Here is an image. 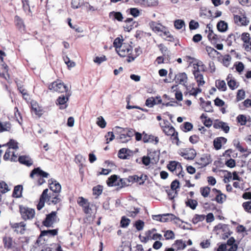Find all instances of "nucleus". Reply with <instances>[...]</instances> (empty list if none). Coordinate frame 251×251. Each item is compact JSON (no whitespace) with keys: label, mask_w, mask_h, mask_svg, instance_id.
<instances>
[{"label":"nucleus","mask_w":251,"mask_h":251,"mask_svg":"<svg viewBox=\"0 0 251 251\" xmlns=\"http://www.w3.org/2000/svg\"><path fill=\"white\" fill-rule=\"evenodd\" d=\"M19 207L21 218L25 221L31 220L34 218L35 215L34 209L23 205H20Z\"/></svg>","instance_id":"nucleus-6"},{"label":"nucleus","mask_w":251,"mask_h":251,"mask_svg":"<svg viewBox=\"0 0 251 251\" xmlns=\"http://www.w3.org/2000/svg\"><path fill=\"white\" fill-rule=\"evenodd\" d=\"M11 128V125L9 122H2L0 121V132L9 131Z\"/></svg>","instance_id":"nucleus-37"},{"label":"nucleus","mask_w":251,"mask_h":251,"mask_svg":"<svg viewBox=\"0 0 251 251\" xmlns=\"http://www.w3.org/2000/svg\"><path fill=\"white\" fill-rule=\"evenodd\" d=\"M212 191L216 194L215 201L219 203H223L226 200V196L223 194L220 190L216 188H213Z\"/></svg>","instance_id":"nucleus-27"},{"label":"nucleus","mask_w":251,"mask_h":251,"mask_svg":"<svg viewBox=\"0 0 251 251\" xmlns=\"http://www.w3.org/2000/svg\"><path fill=\"white\" fill-rule=\"evenodd\" d=\"M215 85L218 89L221 91H226V83L223 80H217L215 82Z\"/></svg>","instance_id":"nucleus-39"},{"label":"nucleus","mask_w":251,"mask_h":251,"mask_svg":"<svg viewBox=\"0 0 251 251\" xmlns=\"http://www.w3.org/2000/svg\"><path fill=\"white\" fill-rule=\"evenodd\" d=\"M9 67L4 61H0V76L6 80L10 79V75L8 73Z\"/></svg>","instance_id":"nucleus-16"},{"label":"nucleus","mask_w":251,"mask_h":251,"mask_svg":"<svg viewBox=\"0 0 251 251\" xmlns=\"http://www.w3.org/2000/svg\"><path fill=\"white\" fill-rule=\"evenodd\" d=\"M205 50L210 57H214L216 54L219 53L216 50L210 46H206Z\"/></svg>","instance_id":"nucleus-49"},{"label":"nucleus","mask_w":251,"mask_h":251,"mask_svg":"<svg viewBox=\"0 0 251 251\" xmlns=\"http://www.w3.org/2000/svg\"><path fill=\"white\" fill-rule=\"evenodd\" d=\"M233 146L240 152L242 153L245 152L247 151V147L245 144L243 145L241 144L238 139H234L233 141Z\"/></svg>","instance_id":"nucleus-31"},{"label":"nucleus","mask_w":251,"mask_h":251,"mask_svg":"<svg viewBox=\"0 0 251 251\" xmlns=\"http://www.w3.org/2000/svg\"><path fill=\"white\" fill-rule=\"evenodd\" d=\"M35 176H40L43 178H47L48 177L49 174L42 170L40 167H37L34 168L30 174V177L32 178Z\"/></svg>","instance_id":"nucleus-22"},{"label":"nucleus","mask_w":251,"mask_h":251,"mask_svg":"<svg viewBox=\"0 0 251 251\" xmlns=\"http://www.w3.org/2000/svg\"><path fill=\"white\" fill-rule=\"evenodd\" d=\"M236 120L241 126L246 125L247 122L246 116L243 114L239 115L236 118Z\"/></svg>","instance_id":"nucleus-51"},{"label":"nucleus","mask_w":251,"mask_h":251,"mask_svg":"<svg viewBox=\"0 0 251 251\" xmlns=\"http://www.w3.org/2000/svg\"><path fill=\"white\" fill-rule=\"evenodd\" d=\"M161 127L165 134L168 136H170L172 142L178 145L179 142L178 134L175 128L172 126L169 125L162 126Z\"/></svg>","instance_id":"nucleus-4"},{"label":"nucleus","mask_w":251,"mask_h":251,"mask_svg":"<svg viewBox=\"0 0 251 251\" xmlns=\"http://www.w3.org/2000/svg\"><path fill=\"white\" fill-rule=\"evenodd\" d=\"M2 146H7L5 154L3 155V159L5 161L10 160L11 162L17 161V154L11 150L17 151L19 149L18 142L14 139H11L9 142Z\"/></svg>","instance_id":"nucleus-2"},{"label":"nucleus","mask_w":251,"mask_h":251,"mask_svg":"<svg viewBox=\"0 0 251 251\" xmlns=\"http://www.w3.org/2000/svg\"><path fill=\"white\" fill-rule=\"evenodd\" d=\"M23 186L18 185L15 186L12 194V197L16 198H21L22 196Z\"/></svg>","instance_id":"nucleus-34"},{"label":"nucleus","mask_w":251,"mask_h":251,"mask_svg":"<svg viewBox=\"0 0 251 251\" xmlns=\"http://www.w3.org/2000/svg\"><path fill=\"white\" fill-rule=\"evenodd\" d=\"M10 189L7 183L4 181H0V193L5 194L10 191Z\"/></svg>","instance_id":"nucleus-48"},{"label":"nucleus","mask_w":251,"mask_h":251,"mask_svg":"<svg viewBox=\"0 0 251 251\" xmlns=\"http://www.w3.org/2000/svg\"><path fill=\"white\" fill-rule=\"evenodd\" d=\"M14 22L16 27L21 31H24L25 29V26L22 19L19 16L16 15L14 17Z\"/></svg>","instance_id":"nucleus-30"},{"label":"nucleus","mask_w":251,"mask_h":251,"mask_svg":"<svg viewBox=\"0 0 251 251\" xmlns=\"http://www.w3.org/2000/svg\"><path fill=\"white\" fill-rule=\"evenodd\" d=\"M228 79H229V76H228L227 78H226V80L227 81V85H228V87L232 90L235 89L238 86V85H237V82H236V80L235 79H231L230 80H228Z\"/></svg>","instance_id":"nucleus-54"},{"label":"nucleus","mask_w":251,"mask_h":251,"mask_svg":"<svg viewBox=\"0 0 251 251\" xmlns=\"http://www.w3.org/2000/svg\"><path fill=\"white\" fill-rule=\"evenodd\" d=\"M111 16H113L114 19L117 20L119 22H122L123 20V15L120 12H111L109 13V17Z\"/></svg>","instance_id":"nucleus-47"},{"label":"nucleus","mask_w":251,"mask_h":251,"mask_svg":"<svg viewBox=\"0 0 251 251\" xmlns=\"http://www.w3.org/2000/svg\"><path fill=\"white\" fill-rule=\"evenodd\" d=\"M49 89L53 92H56L59 93L69 92L67 86L60 80L55 81L51 83L49 85Z\"/></svg>","instance_id":"nucleus-9"},{"label":"nucleus","mask_w":251,"mask_h":251,"mask_svg":"<svg viewBox=\"0 0 251 251\" xmlns=\"http://www.w3.org/2000/svg\"><path fill=\"white\" fill-rule=\"evenodd\" d=\"M164 236L166 240L174 239L175 236L174 232L171 230L166 231Z\"/></svg>","instance_id":"nucleus-62"},{"label":"nucleus","mask_w":251,"mask_h":251,"mask_svg":"<svg viewBox=\"0 0 251 251\" xmlns=\"http://www.w3.org/2000/svg\"><path fill=\"white\" fill-rule=\"evenodd\" d=\"M77 203L80 206L83 212L86 215H91L92 214V207L94 206L91 203L88 199L83 197H79L77 199Z\"/></svg>","instance_id":"nucleus-5"},{"label":"nucleus","mask_w":251,"mask_h":251,"mask_svg":"<svg viewBox=\"0 0 251 251\" xmlns=\"http://www.w3.org/2000/svg\"><path fill=\"white\" fill-rule=\"evenodd\" d=\"M193 127V125L192 124L188 122H184L180 126V128L185 132L191 131Z\"/></svg>","instance_id":"nucleus-44"},{"label":"nucleus","mask_w":251,"mask_h":251,"mask_svg":"<svg viewBox=\"0 0 251 251\" xmlns=\"http://www.w3.org/2000/svg\"><path fill=\"white\" fill-rule=\"evenodd\" d=\"M61 201L59 194L49 192L48 189H46L43 190L40 197L38 203L37 205V209L38 210L42 209L45 206V202L49 205H55Z\"/></svg>","instance_id":"nucleus-1"},{"label":"nucleus","mask_w":251,"mask_h":251,"mask_svg":"<svg viewBox=\"0 0 251 251\" xmlns=\"http://www.w3.org/2000/svg\"><path fill=\"white\" fill-rule=\"evenodd\" d=\"M213 127L216 129H222L226 133H228L230 129L228 124L223 121H216Z\"/></svg>","instance_id":"nucleus-24"},{"label":"nucleus","mask_w":251,"mask_h":251,"mask_svg":"<svg viewBox=\"0 0 251 251\" xmlns=\"http://www.w3.org/2000/svg\"><path fill=\"white\" fill-rule=\"evenodd\" d=\"M245 98V92L243 89H240L238 90L236 98V100L237 101H239Z\"/></svg>","instance_id":"nucleus-56"},{"label":"nucleus","mask_w":251,"mask_h":251,"mask_svg":"<svg viewBox=\"0 0 251 251\" xmlns=\"http://www.w3.org/2000/svg\"><path fill=\"white\" fill-rule=\"evenodd\" d=\"M208 40L213 43H216L218 42H220L221 40V36L217 35L215 33L212 34L211 36H207Z\"/></svg>","instance_id":"nucleus-55"},{"label":"nucleus","mask_w":251,"mask_h":251,"mask_svg":"<svg viewBox=\"0 0 251 251\" xmlns=\"http://www.w3.org/2000/svg\"><path fill=\"white\" fill-rule=\"evenodd\" d=\"M185 204L187 207L195 210L198 205V202L196 200L187 198L185 201Z\"/></svg>","instance_id":"nucleus-33"},{"label":"nucleus","mask_w":251,"mask_h":251,"mask_svg":"<svg viewBox=\"0 0 251 251\" xmlns=\"http://www.w3.org/2000/svg\"><path fill=\"white\" fill-rule=\"evenodd\" d=\"M143 141L144 143H153L154 141L155 144H157L159 142V139L156 136L143 132Z\"/></svg>","instance_id":"nucleus-28"},{"label":"nucleus","mask_w":251,"mask_h":251,"mask_svg":"<svg viewBox=\"0 0 251 251\" xmlns=\"http://www.w3.org/2000/svg\"><path fill=\"white\" fill-rule=\"evenodd\" d=\"M130 222V220L128 218L123 216L120 222V226L123 228L126 227L129 225Z\"/></svg>","instance_id":"nucleus-57"},{"label":"nucleus","mask_w":251,"mask_h":251,"mask_svg":"<svg viewBox=\"0 0 251 251\" xmlns=\"http://www.w3.org/2000/svg\"><path fill=\"white\" fill-rule=\"evenodd\" d=\"M150 26L151 29L155 32L163 31V29H165V27L161 24H158L154 21L150 23Z\"/></svg>","instance_id":"nucleus-32"},{"label":"nucleus","mask_w":251,"mask_h":251,"mask_svg":"<svg viewBox=\"0 0 251 251\" xmlns=\"http://www.w3.org/2000/svg\"><path fill=\"white\" fill-rule=\"evenodd\" d=\"M217 28L220 32H226L227 30L228 25L224 21L221 20L217 24Z\"/></svg>","instance_id":"nucleus-35"},{"label":"nucleus","mask_w":251,"mask_h":251,"mask_svg":"<svg viewBox=\"0 0 251 251\" xmlns=\"http://www.w3.org/2000/svg\"><path fill=\"white\" fill-rule=\"evenodd\" d=\"M71 95V93L70 92H66L65 95H62L58 97L56 100V104L59 106L60 109H65L67 107L68 104L67 102L69 100Z\"/></svg>","instance_id":"nucleus-11"},{"label":"nucleus","mask_w":251,"mask_h":251,"mask_svg":"<svg viewBox=\"0 0 251 251\" xmlns=\"http://www.w3.org/2000/svg\"><path fill=\"white\" fill-rule=\"evenodd\" d=\"M118 179L116 183V186L119 187L120 188L126 187L129 185L128 183V180L127 178H120Z\"/></svg>","instance_id":"nucleus-43"},{"label":"nucleus","mask_w":251,"mask_h":251,"mask_svg":"<svg viewBox=\"0 0 251 251\" xmlns=\"http://www.w3.org/2000/svg\"><path fill=\"white\" fill-rule=\"evenodd\" d=\"M145 234L148 235L150 240H161L162 239V235L159 233H151L150 231H147Z\"/></svg>","instance_id":"nucleus-45"},{"label":"nucleus","mask_w":251,"mask_h":251,"mask_svg":"<svg viewBox=\"0 0 251 251\" xmlns=\"http://www.w3.org/2000/svg\"><path fill=\"white\" fill-rule=\"evenodd\" d=\"M205 216L204 215L195 214L192 219V223L194 224H197L200 222H202L205 219Z\"/></svg>","instance_id":"nucleus-50"},{"label":"nucleus","mask_w":251,"mask_h":251,"mask_svg":"<svg viewBox=\"0 0 251 251\" xmlns=\"http://www.w3.org/2000/svg\"><path fill=\"white\" fill-rule=\"evenodd\" d=\"M193 74L194 75L195 79L197 82L198 86L199 87L203 86L205 82L204 80L203 75L201 73L199 68H197L196 69L193 71Z\"/></svg>","instance_id":"nucleus-18"},{"label":"nucleus","mask_w":251,"mask_h":251,"mask_svg":"<svg viewBox=\"0 0 251 251\" xmlns=\"http://www.w3.org/2000/svg\"><path fill=\"white\" fill-rule=\"evenodd\" d=\"M156 104V102L153 97L148 98L145 102L146 105L149 107H152Z\"/></svg>","instance_id":"nucleus-60"},{"label":"nucleus","mask_w":251,"mask_h":251,"mask_svg":"<svg viewBox=\"0 0 251 251\" xmlns=\"http://www.w3.org/2000/svg\"><path fill=\"white\" fill-rule=\"evenodd\" d=\"M242 206L246 212L251 213V201L243 202Z\"/></svg>","instance_id":"nucleus-64"},{"label":"nucleus","mask_w":251,"mask_h":251,"mask_svg":"<svg viewBox=\"0 0 251 251\" xmlns=\"http://www.w3.org/2000/svg\"><path fill=\"white\" fill-rule=\"evenodd\" d=\"M129 150L126 148L120 149L118 152V157L121 159H126L129 155L128 152Z\"/></svg>","instance_id":"nucleus-46"},{"label":"nucleus","mask_w":251,"mask_h":251,"mask_svg":"<svg viewBox=\"0 0 251 251\" xmlns=\"http://www.w3.org/2000/svg\"><path fill=\"white\" fill-rule=\"evenodd\" d=\"M201 106L204 111L206 112H212L213 111L210 101H203L201 104Z\"/></svg>","instance_id":"nucleus-41"},{"label":"nucleus","mask_w":251,"mask_h":251,"mask_svg":"<svg viewBox=\"0 0 251 251\" xmlns=\"http://www.w3.org/2000/svg\"><path fill=\"white\" fill-rule=\"evenodd\" d=\"M184 25L185 23L182 20H176L174 22V26L177 29H181Z\"/></svg>","instance_id":"nucleus-63"},{"label":"nucleus","mask_w":251,"mask_h":251,"mask_svg":"<svg viewBox=\"0 0 251 251\" xmlns=\"http://www.w3.org/2000/svg\"><path fill=\"white\" fill-rule=\"evenodd\" d=\"M226 138L224 137H217L213 141L214 147L216 150H219L221 149L222 145L226 144Z\"/></svg>","instance_id":"nucleus-25"},{"label":"nucleus","mask_w":251,"mask_h":251,"mask_svg":"<svg viewBox=\"0 0 251 251\" xmlns=\"http://www.w3.org/2000/svg\"><path fill=\"white\" fill-rule=\"evenodd\" d=\"M173 246L176 247L177 250H183L186 247L185 242L181 239L176 240Z\"/></svg>","instance_id":"nucleus-40"},{"label":"nucleus","mask_w":251,"mask_h":251,"mask_svg":"<svg viewBox=\"0 0 251 251\" xmlns=\"http://www.w3.org/2000/svg\"><path fill=\"white\" fill-rule=\"evenodd\" d=\"M179 154L187 160H193L196 156L197 152L193 148L181 149Z\"/></svg>","instance_id":"nucleus-10"},{"label":"nucleus","mask_w":251,"mask_h":251,"mask_svg":"<svg viewBox=\"0 0 251 251\" xmlns=\"http://www.w3.org/2000/svg\"><path fill=\"white\" fill-rule=\"evenodd\" d=\"M212 162L211 155L208 153H204L197 159L196 163L201 168H203L211 163Z\"/></svg>","instance_id":"nucleus-12"},{"label":"nucleus","mask_w":251,"mask_h":251,"mask_svg":"<svg viewBox=\"0 0 251 251\" xmlns=\"http://www.w3.org/2000/svg\"><path fill=\"white\" fill-rule=\"evenodd\" d=\"M17 161H18L20 163L28 167L31 166L33 164L32 159L27 155H21L19 157H17Z\"/></svg>","instance_id":"nucleus-26"},{"label":"nucleus","mask_w":251,"mask_h":251,"mask_svg":"<svg viewBox=\"0 0 251 251\" xmlns=\"http://www.w3.org/2000/svg\"><path fill=\"white\" fill-rule=\"evenodd\" d=\"M10 226L17 234H23L26 230V224L24 222L20 223H10Z\"/></svg>","instance_id":"nucleus-15"},{"label":"nucleus","mask_w":251,"mask_h":251,"mask_svg":"<svg viewBox=\"0 0 251 251\" xmlns=\"http://www.w3.org/2000/svg\"><path fill=\"white\" fill-rule=\"evenodd\" d=\"M14 116L16 121L21 125L23 122L22 117L17 107L14 108Z\"/></svg>","instance_id":"nucleus-52"},{"label":"nucleus","mask_w":251,"mask_h":251,"mask_svg":"<svg viewBox=\"0 0 251 251\" xmlns=\"http://www.w3.org/2000/svg\"><path fill=\"white\" fill-rule=\"evenodd\" d=\"M167 169L179 177H183L184 172L182 170L181 164L176 161H170L167 166Z\"/></svg>","instance_id":"nucleus-7"},{"label":"nucleus","mask_w":251,"mask_h":251,"mask_svg":"<svg viewBox=\"0 0 251 251\" xmlns=\"http://www.w3.org/2000/svg\"><path fill=\"white\" fill-rule=\"evenodd\" d=\"M31 109L39 117H41L43 114V109L36 102L31 103Z\"/></svg>","instance_id":"nucleus-29"},{"label":"nucleus","mask_w":251,"mask_h":251,"mask_svg":"<svg viewBox=\"0 0 251 251\" xmlns=\"http://www.w3.org/2000/svg\"><path fill=\"white\" fill-rule=\"evenodd\" d=\"M2 242L5 249L7 250L12 249V251H21V248L17 246V244L13 238L8 236H4L2 238Z\"/></svg>","instance_id":"nucleus-8"},{"label":"nucleus","mask_w":251,"mask_h":251,"mask_svg":"<svg viewBox=\"0 0 251 251\" xmlns=\"http://www.w3.org/2000/svg\"><path fill=\"white\" fill-rule=\"evenodd\" d=\"M17 86L18 88V90L20 93L22 94H25V93L28 92L27 90L25 89L24 85L23 84L22 81L20 82H16Z\"/></svg>","instance_id":"nucleus-59"},{"label":"nucleus","mask_w":251,"mask_h":251,"mask_svg":"<svg viewBox=\"0 0 251 251\" xmlns=\"http://www.w3.org/2000/svg\"><path fill=\"white\" fill-rule=\"evenodd\" d=\"M241 40L244 42V48L246 51L251 50V40L250 34L248 32H244L241 34Z\"/></svg>","instance_id":"nucleus-20"},{"label":"nucleus","mask_w":251,"mask_h":251,"mask_svg":"<svg viewBox=\"0 0 251 251\" xmlns=\"http://www.w3.org/2000/svg\"><path fill=\"white\" fill-rule=\"evenodd\" d=\"M233 19L234 23L238 25L246 26L249 23V21L247 20V18L245 15H243L242 17L237 15H234Z\"/></svg>","instance_id":"nucleus-23"},{"label":"nucleus","mask_w":251,"mask_h":251,"mask_svg":"<svg viewBox=\"0 0 251 251\" xmlns=\"http://www.w3.org/2000/svg\"><path fill=\"white\" fill-rule=\"evenodd\" d=\"M148 155L149 156L152 164H156L159 159L160 152L152 149L148 150Z\"/></svg>","instance_id":"nucleus-21"},{"label":"nucleus","mask_w":251,"mask_h":251,"mask_svg":"<svg viewBox=\"0 0 251 251\" xmlns=\"http://www.w3.org/2000/svg\"><path fill=\"white\" fill-rule=\"evenodd\" d=\"M57 218V212L52 211L46 215L45 219L43 222V225L46 227L52 226L53 224L56 222Z\"/></svg>","instance_id":"nucleus-13"},{"label":"nucleus","mask_w":251,"mask_h":251,"mask_svg":"<svg viewBox=\"0 0 251 251\" xmlns=\"http://www.w3.org/2000/svg\"><path fill=\"white\" fill-rule=\"evenodd\" d=\"M210 192V188L208 186L201 187L200 188V192L201 195L204 197L206 198L209 195Z\"/></svg>","instance_id":"nucleus-53"},{"label":"nucleus","mask_w":251,"mask_h":251,"mask_svg":"<svg viewBox=\"0 0 251 251\" xmlns=\"http://www.w3.org/2000/svg\"><path fill=\"white\" fill-rule=\"evenodd\" d=\"M49 188L51 192L59 194L61 191V186L60 183L53 178L48 180Z\"/></svg>","instance_id":"nucleus-19"},{"label":"nucleus","mask_w":251,"mask_h":251,"mask_svg":"<svg viewBox=\"0 0 251 251\" xmlns=\"http://www.w3.org/2000/svg\"><path fill=\"white\" fill-rule=\"evenodd\" d=\"M102 192V186L98 185L93 188V194L95 196H100Z\"/></svg>","instance_id":"nucleus-58"},{"label":"nucleus","mask_w":251,"mask_h":251,"mask_svg":"<svg viewBox=\"0 0 251 251\" xmlns=\"http://www.w3.org/2000/svg\"><path fill=\"white\" fill-rule=\"evenodd\" d=\"M58 229H50L47 230H43L41 232L40 236H54L57 235L58 234Z\"/></svg>","instance_id":"nucleus-38"},{"label":"nucleus","mask_w":251,"mask_h":251,"mask_svg":"<svg viewBox=\"0 0 251 251\" xmlns=\"http://www.w3.org/2000/svg\"><path fill=\"white\" fill-rule=\"evenodd\" d=\"M175 80L176 83L186 86L188 81V76L185 73H179L176 75Z\"/></svg>","instance_id":"nucleus-17"},{"label":"nucleus","mask_w":251,"mask_h":251,"mask_svg":"<svg viewBox=\"0 0 251 251\" xmlns=\"http://www.w3.org/2000/svg\"><path fill=\"white\" fill-rule=\"evenodd\" d=\"M151 34V33L145 32L141 30L137 31L136 32L135 37L137 39L143 40V39L146 37H150Z\"/></svg>","instance_id":"nucleus-42"},{"label":"nucleus","mask_w":251,"mask_h":251,"mask_svg":"<svg viewBox=\"0 0 251 251\" xmlns=\"http://www.w3.org/2000/svg\"><path fill=\"white\" fill-rule=\"evenodd\" d=\"M124 43L123 42V39H121L119 37L116 38L113 42V46L115 48L116 50L118 49L121 45Z\"/></svg>","instance_id":"nucleus-61"},{"label":"nucleus","mask_w":251,"mask_h":251,"mask_svg":"<svg viewBox=\"0 0 251 251\" xmlns=\"http://www.w3.org/2000/svg\"><path fill=\"white\" fill-rule=\"evenodd\" d=\"M132 49V47L130 46L128 43H124L122 45H121V47L119 48L118 49H117L116 51L121 57H124L127 56V61L128 62H130L131 61H133L136 58V56H133L132 55L131 52Z\"/></svg>","instance_id":"nucleus-3"},{"label":"nucleus","mask_w":251,"mask_h":251,"mask_svg":"<svg viewBox=\"0 0 251 251\" xmlns=\"http://www.w3.org/2000/svg\"><path fill=\"white\" fill-rule=\"evenodd\" d=\"M119 177L117 175H113L111 176L106 180V183L108 186H116V183Z\"/></svg>","instance_id":"nucleus-36"},{"label":"nucleus","mask_w":251,"mask_h":251,"mask_svg":"<svg viewBox=\"0 0 251 251\" xmlns=\"http://www.w3.org/2000/svg\"><path fill=\"white\" fill-rule=\"evenodd\" d=\"M147 179L148 176L145 174H141L139 176L137 175H133L128 177V183H137L140 185H143Z\"/></svg>","instance_id":"nucleus-14"}]
</instances>
